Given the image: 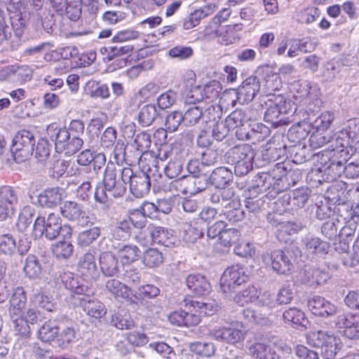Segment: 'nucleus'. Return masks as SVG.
<instances>
[{"label": "nucleus", "instance_id": "obj_1", "mask_svg": "<svg viewBox=\"0 0 359 359\" xmlns=\"http://www.w3.org/2000/svg\"><path fill=\"white\" fill-rule=\"evenodd\" d=\"M210 201L218 207L219 217L231 224L241 222L245 217V212L241 209L240 198L231 188L216 189L210 194Z\"/></svg>", "mask_w": 359, "mask_h": 359}, {"label": "nucleus", "instance_id": "obj_2", "mask_svg": "<svg viewBox=\"0 0 359 359\" xmlns=\"http://www.w3.org/2000/svg\"><path fill=\"white\" fill-rule=\"evenodd\" d=\"M265 101L266 109L264 119L274 127L288 124L290 121L286 115L292 111V103L281 94L271 93L266 95Z\"/></svg>", "mask_w": 359, "mask_h": 359}, {"label": "nucleus", "instance_id": "obj_3", "mask_svg": "<svg viewBox=\"0 0 359 359\" xmlns=\"http://www.w3.org/2000/svg\"><path fill=\"white\" fill-rule=\"evenodd\" d=\"M255 151L249 144H241L229 149L224 155L229 164L233 165L237 176H244L252 169Z\"/></svg>", "mask_w": 359, "mask_h": 359}, {"label": "nucleus", "instance_id": "obj_4", "mask_svg": "<svg viewBox=\"0 0 359 359\" xmlns=\"http://www.w3.org/2000/svg\"><path fill=\"white\" fill-rule=\"evenodd\" d=\"M306 338L308 344L320 349L324 359H334L341 348L340 339L327 331H311Z\"/></svg>", "mask_w": 359, "mask_h": 359}, {"label": "nucleus", "instance_id": "obj_5", "mask_svg": "<svg viewBox=\"0 0 359 359\" xmlns=\"http://www.w3.org/2000/svg\"><path fill=\"white\" fill-rule=\"evenodd\" d=\"M47 135L54 142L57 152H65L71 156L76 154L83 145L82 137H76L69 135L66 128H58L55 124L47 127Z\"/></svg>", "mask_w": 359, "mask_h": 359}, {"label": "nucleus", "instance_id": "obj_6", "mask_svg": "<svg viewBox=\"0 0 359 359\" xmlns=\"http://www.w3.org/2000/svg\"><path fill=\"white\" fill-rule=\"evenodd\" d=\"M35 142V137L32 132L22 130L16 133L11 147L13 160L18 163L27 160L33 154Z\"/></svg>", "mask_w": 359, "mask_h": 359}, {"label": "nucleus", "instance_id": "obj_7", "mask_svg": "<svg viewBox=\"0 0 359 359\" xmlns=\"http://www.w3.org/2000/svg\"><path fill=\"white\" fill-rule=\"evenodd\" d=\"M121 178L129 184L130 191L137 198L147 195L151 186V180L149 173L143 171L134 172L130 168H122Z\"/></svg>", "mask_w": 359, "mask_h": 359}, {"label": "nucleus", "instance_id": "obj_8", "mask_svg": "<svg viewBox=\"0 0 359 359\" xmlns=\"http://www.w3.org/2000/svg\"><path fill=\"white\" fill-rule=\"evenodd\" d=\"M62 228V220L58 215L50 213L47 219L38 217L33 226V235L36 237L45 236L48 240H54L59 235Z\"/></svg>", "mask_w": 359, "mask_h": 359}, {"label": "nucleus", "instance_id": "obj_9", "mask_svg": "<svg viewBox=\"0 0 359 359\" xmlns=\"http://www.w3.org/2000/svg\"><path fill=\"white\" fill-rule=\"evenodd\" d=\"M121 173L122 168H116L114 163L108 164L104 173L103 184L114 198L122 196L126 191L127 182L123 180Z\"/></svg>", "mask_w": 359, "mask_h": 359}, {"label": "nucleus", "instance_id": "obj_10", "mask_svg": "<svg viewBox=\"0 0 359 359\" xmlns=\"http://www.w3.org/2000/svg\"><path fill=\"white\" fill-rule=\"evenodd\" d=\"M243 266L237 264L228 267L220 278V287L224 293L234 291L236 286L241 285L248 280Z\"/></svg>", "mask_w": 359, "mask_h": 359}, {"label": "nucleus", "instance_id": "obj_11", "mask_svg": "<svg viewBox=\"0 0 359 359\" xmlns=\"http://www.w3.org/2000/svg\"><path fill=\"white\" fill-rule=\"evenodd\" d=\"M31 248L29 238L22 237L18 243L10 233L0 235V252L6 255L11 256L18 252L20 255L28 252Z\"/></svg>", "mask_w": 359, "mask_h": 359}, {"label": "nucleus", "instance_id": "obj_12", "mask_svg": "<svg viewBox=\"0 0 359 359\" xmlns=\"http://www.w3.org/2000/svg\"><path fill=\"white\" fill-rule=\"evenodd\" d=\"M222 90L221 83L217 81H211L203 87L197 86L193 88L189 93V98L191 102H200L204 100L208 102H213L219 96Z\"/></svg>", "mask_w": 359, "mask_h": 359}, {"label": "nucleus", "instance_id": "obj_13", "mask_svg": "<svg viewBox=\"0 0 359 359\" xmlns=\"http://www.w3.org/2000/svg\"><path fill=\"white\" fill-rule=\"evenodd\" d=\"M182 302L184 307L183 309L184 326L191 327L198 325L201 321V314H206L203 309L207 304L190 297L185 298Z\"/></svg>", "mask_w": 359, "mask_h": 359}, {"label": "nucleus", "instance_id": "obj_14", "mask_svg": "<svg viewBox=\"0 0 359 359\" xmlns=\"http://www.w3.org/2000/svg\"><path fill=\"white\" fill-rule=\"evenodd\" d=\"M303 249L311 256L325 257L330 248V243L323 241L319 237L308 234L302 240Z\"/></svg>", "mask_w": 359, "mask_h": 359}, {"label": "nucleus", "instance_id": "obj_15", "mask_svg": "<svg viewBox=\"0 0 359 359\" xmlns=\"http://www.w3.org/2000/svg\"><path fill=\"white\" fill-rule=\"evenodd\" d=\"M336 325L339 328L344 329V334L348 339H359V314L339 315Z\"/></svg>", "mask_w": 359, "mask_h": 359}, {"label": "nucleus", "instance_id": "obj_16", "mask_svg": "<svg viewBox=\"0 0 359 359\" xmlns=\"http://www.w3.org/2000/svg\"><path fill=\"white\" fill-rule=\"evenodd\" d=\"M292 252L287 250H276L271 252L272 269L278 273L287 274L292 269Z\"/></svg>", "mask_w": 359, "mask_h": 359}, {"label": "nucleus", "instance_id": "obj_17", "mask_svg": "<svg viewBox=\"0 0 359 359\" xmlns=\"http://www.w3.org/2000/svg\"><path fill=\"white\" fill-rule=\"evenodd\" d=\"M307 306L311 312L321 317H328L337 313V308L320 296H315L308 300Z\"/></svg>", "mask_w": 359, "mask_h": 359}, {"label": "nucleus", "instance_id": "obj_18", "mask_svg": "<svg viewBox=\"0 0 359 359\" xmlns=\"http://www.w3.org/2000/svg\"><path fill=\"white\" fill-rule=\"evenodd\" d=\"M260 85L256 76H250L239 86L237 91V98L240 102H249L253 100L259 91Z\"/></svg>", "mask_w": 359, "mask_h": 359}, {"label": "nucleus", "instance_id": "obj_19", "mask_svg": "<svg viewBox=\"0 0 359 359\" xmlns=\"http://www.w3.org/2000/svg\"><path fill=\"white\" fill-rule=\"evenodd\" d=\"M147 230L151 241L154 243L167 248H170L175 243L176 238L170 231L164 227L151 224L147 226Z\"/></svg>", "mask_w": 359, "mask_h": 359}, {"label": "nucleus", "instance_id": "obj_20", "mask_svg": "<svg viewBox=\"0 0 359 359\" xmlns=\"http://www.w3.org/2000/svg\"><path fill=\"white\" fill-rule=\"evenodd\" d=\"M251 117L248 116L245 111H242L241 109H236L231 112L225 119L226 123L229 126V128L231 129L236 130V135L238 139H249V135L248 133H243V130H245V128H243Z\"/></svg>", "mask_w": 359, "mask_h": 359}, {"label": "nucleus", "instance_id": "obj_21", "mask_svg": "<svg viewBox=\"0 0 359 359\" xmlns=\"http://www.w3.org/2000/svg\"><path fill=\"white\" fill-rule=\"evenodd\" d=\"M100 271L104 276H117L120 273L118 257L110 252H104L99 258Z\"/></svg>", "mask_w": 359, "mask_h": 359}, {"label": "nucleus", "instance_id": "obj_22", "mask_svg": "<svg viewBox=\"0 0 359 359\" xmlns=\"http://www.w3.org/2000/svg\"><path fill=\"white\" fill-rule=\"evenodd\" d=\"M346 161L337 160V156H331L327 154H323L321 163H324L325 172L330 177L331 180H336L344 175V165Z\"/></svg>", "mask_w": 359, "mask_h": 359}, {"label": "nucleus", "instance_id": "obj_23", "mask_svg": "<svg viewBox=\"0 0 359 359\" xmlns=\"http://www.w3.org/2000/svg\"><path fill=\"white\" fill-rule=\"evenodd\" d=\"M210 334L217 341L232 344L244 339V333L233 325L214 330Z\"/></svg>", "mask_w": 359, "mask_h": 359}, {"label": "nucleus", "instance_id": "obj_24", "mask_svg": "<svg viewBox=\"0 0 359 359\" xmlns=\"http://www.w3.org/2000/svg\"><path fill=\"white\" fill-rule=\"evenodd\" d=\"M203 166L201 162L199 163L197 160H191L187 165V171L192 175V176L182 175L180 179L174 181L172 183L174 186H182V184H196L197 178L203 177V180L205 182L207 176L203 172L201 167Z\"/></svg>", "mask_w": 359, "mask_h": 359}, {"label": "nucleus", "instance_id": "obj_25", "mask_svg": "<svg viewBox=\"0 0 359 359\" xmlns=\"http://www.w3.org/2000/svg\"><path fill=\"white\" fill-rule=\"evenodd\" d=\"M111 249L116 252L123 264H130L137 260L141 252L139 248L133 244L114 243Z\"/></svg>", "mask_w": 359, "mask_h": 359}, {"label": "nucleus", "instance_id": "obj_26", "mask_svg": "<svg viewBox=\"0 0 359 359\" xmlns=\"http://www.w3.org/2000/svg\"><path fill=\"white\" fill-rule=\"evenodd\" d=\"M186 284L188 288L197 296H203L209 294L211 285L205 276L197 274H189L186 278Z\"/></svg>", "mask_w": 359, "mask_h": 359}, {"label": "nucleus", "instance_id": "obj_27", "mask_svg": "<svg viewBox=\"0 0 359 359\" xmlns=\"http://www.w3.org/2000/svg\"><path fill=\"white\" fill-rule=\"evenodd\" d=\"M61 280L65 287L75 294L89 296L93 294L92 288L83 283H80L78 279L71 272H64L60 275Z\"/></svg>", "mask_w": 359, "mask_h": 359}, {"label": "nucleus", "instance_id": "obj_28", "mask_svg": "<svg viewBox=\"0 0 359 359\" xmlns=\"http://www.w3.org/2000/svg\"><path fill=\"white\" fill-rule=\"evenodd\" d=\"M27 302L25 292L22 287H18L13 291L9 300L8 311L11 317L21 316Z\"/></svg>", "mask_w": 359, "mask_h": 359}, {"label": "nucleus", "instance_id": "obj_29", "mask_svg": "<svg viewBox=\"0 0 359 359\" xmlns=\"http://www.w3.org/2000/svg\"><path fill=\"white\" fill-rule=\"evenodd\" d=\"M61 200V189L58 187L46 189L38 196L39 203L44 208L55 207L60 203Z\"/></svg>", "mask_w": 359, "mask_h": 359}, {"label": "nucleus", "instance_id": "obj_30", "mask_svg": "<svg viewBox=\"0 0 359 359\" xmlns=\"http://www.w3.org/2000/svg\"><path fill=\"white\" fill-rule=\"evenodd\" d=\"M90 295H83L84 297L81 299V306L89 316L100 318L106 313L104 306L99 300L90 299Z\"/></svg>", "mask_w": 359, "mask_h": 359}, {"label": "nucleus", "instance_id": "obj_31", "mask_svg": "<svg viewBox=\"0 0 359 359\" xmlns=\"http://www.w3.org/2000/svg\"><path fill=\"white\" fill-rule=\"evenodd\" d=\"M62 215L68 220L79 221L84 217L82 206L75 201H67L60 206Z\"/></svg>", "mask_w": 359, "mask_h": 359}, {"label": "nucleus", "instance_id": "obj_32", "mask_svg": "<svg viewBox=\"0 0 359 359\" xmlns=\"http://www.w3.org/2000/svg\"><path fill=\"white\" fill-rule=\"evenodd\" d=\"M106 290L115 298H128L130 294L129 287L116 278H111L105 282Z\"/></svg>", "mask_w": 359, "mask_h": 359}, {"label": "nucleus", "instance_id": "obj_33", "mask_svg": "<svg viewBox=\"0 0 359 359\" xmlns=\"http://www.w3.org/2000/svg\"><path fill=\"white\" fill-rule=\"evenodd\" d=\"M231 170L225 167L215 169L210 175V180L217 189H225L224 187L232 180Z\"/></svg>", "mask_w": 359, "mask_h": 359}, {"label": "nucleus", "instance_id": "obj_34", "mask_svg": "<svg viewBox=\"0 0 359 359\" xmlns=\"http://www.w3.org/2000/svg\"><path fill=\"white\" fill-rule=\"evenodd\" d=\"M158 116V111L155 104H147L139 111L137 122L142 127L150 126Z\"/></svg>", "mask_w": 359, "mask_h": 359}, {"label": "nucleus", "instance_id": "obj_35", "mask_svg": "<svg viewBox=\"0 0 359 359\" xmlns=\"http://www.w3.org/2000/svg\"><path fill=\"white\" fill-rule=\"evenodd\" d=\"M79 269L80 272L87 277H94L97 274L95 258L93 253L87 252L79 259Z\"/></svg>", "mask_w": 359, "mask_h": 359}, {"label": "nucleus", "instance_id": "obj_36", "mask_svg": "<svg viewBox=\"0 0 359 359\" xmlns=\"http://www.w3.org/2000/svg\"><path fill=\"white\" fill-rule=\"evenodd\" d=\"M59 326L55 320L45 322L39 330V338L44 342L55 341L58 334Z\"/></svg>", "mask_w": 359, "mask_h": 359}, {"label": "nucleus", "instance_id": "obj_37", "mask_svg": "<svg viewBox=\"0 0 359 359\" xmlns=\"http://www.w3.org/2000/svg\"><path fill=\"white\" fill-rule=\"evenodd\" d=\"M249 353L257 359H278V355L263 343H255L249 348Z\"/></svg>", "mask_w": 359, "mask_h": 359}, {"label": "nucleus", "instance_id": "obj_38", "mask_svg": "<svg viewBox=\"0 0 359 359\" xmlns=\"http://www.w3.org/2000/svg\"><path fill=\"white\" fill-rule=\"evenodd\" d=\"M344 136V134L343 133L330 135V140H329L327 147L328 151H325V154L328 152V154L330 155L331 153L333 152L331 156H338L339 153L344 152V149L346 145L348 144V140Z\"/></svg>", "mask_w": 359, "mask_h": 359}, {"label": "nucleus", "instance_id": "obj_39", "mask_svg": "<svg viewBox=\"0 0 359 359\" xmlns=\"http://www.w3.org/2000/svg\"><path fill=\"white\" fill-rule=\"evenodd\" d=\"M182 123H183L182 113L178 111H171L165 118V126L166 130H157L155 135H162L166 138V131L175 132Z\"/></svg>", "mask_w": 359, "mask_h": 359}, {"label": "nucleus", "instance_id": "obj_40", "mask_svg": "<svg viewBox=\"0 0 359 359\" xmlns=\"http://www.w3.org/2000/svg\"><path fill=\"white\" fill-rule=\"evenodd\" d=\"M74 246L69 239L55 243L53 246V252L57 259H66L72 256Z\"/></svg>", "mask_w": 359, "mask_h": 359}, {"label": "nucleus", "instance_id": "obj_41", "mask_svg": "<svg viewBox=\"0 0 359 359\" xmlns=\"http://www.w3.org/2000/svg\"><path fill=\"white\" fill-rule=\"evenodd\" d=\"M111 324L120 330H130L135 326V323L130 316L123 311L115 313L111 316Z\"/></svg>", "mask_w": 359, "mask_h": 359}, {"label": "nucleus", "instance_id": "obj_42", "mask_svg": "<svg viewBox=\"0 0 359 359\" xmlns=\"http://www.w3.org/2000/svg\"><path fill=\"white\" fill-rule=\"evenodd\" d=\"M32 74L33 70L28 65H13V82L24 84L32 79Z\"/></svg>", "mask_w": 359, "mask_h": 359}, {"label": "nucleus", "instance_id": "obj_43", "mask_svg": "<svg viewBox=\"0 0 359 359\" xmlns=\"http://www.w3.org/2000/svg\"><path fill=\"white\" fill-rule=\"evenodd\" d=\"M142 262L147 267H158L163 262V256L157 249L149 248L144 252Z\"/></svg>", "mask_w": 359, "mask_h": 359}, {"label": "nucleus", "instance_id": "obj_44", "mask_svg": "<svg viewBox=\"0 0 359 359\" xmlns=\"http://www.w3.org/2000/svg\"><path fill=\"white\" fill-rule=\"evenodd\" d=\"M24 271L29 278H37L41 274V266L35 255H29L25 260Z\"/></svg>", "mask_w": 359, "mask_h": 359}, {"label": "nucleus", "instance_id": "obj_45", "mask_svg": "<svg viewBox=\"0 0 359 359\" xmlns=\"http://www.w3.org/2000/svg\"><path fill=\"white\" fill-rule=\"evenodd\" d=\"M203 111L199 106H192L182 114L183 123L187 126H193L203 120Z\"/></svg>", "mask_w": 359, "mask_h": 359}, {"label": "nucleus", "instance_id": "obj_46", "mask_svg": "<svg viewBox=\"0 0 359 359\" xmlns=\"http://www.w3.org/2000/svg\"><path fill=\"white\" fill-rule=\"evenodd\" d=\"M30 299L34 304L48 311H53L56 309L55 305L50 300L48 296L41 292V289H34Z\"/></svg>", "mask_w": 359, "mask_h": 359}, {"label": "nucleus", "instance_id": "obj_47", "mask_svg": "<svg viewBox=\"0 0 359 359\" xmlns=\"http://www.w3.org/2000/svg\"><path fill=\"white\" fill-rule=\"evenodd\" d=\"M35 213L36 211L33 207L30 205L25 206L18 217L17 222L18 228L22 231H25L32 224Z\"/></svg>", "mask_w": 359, "mask_h": 359}, {"label": "nucleus", "instance_id": "obj_48", "mask_svg": "<svg viewBox=\"0 0 359 359\" xmlns=\"http://www.w3.org/2000/svg\"><path fill=\"white\" fill-rule=\"evenodd\" d=\"M184 161L182 158L175 154V156L171 158L168 164L165 167V174L169 178L177 177L183 170Z\"/></svg>", "mask_w": 359, "mask_h": 359}, {"label": "nucleus", "instance_id": "obj_49", "mask_svg": "<svg viewBox=\"0 0 359 359\" xmlns=\"http://www.w3.org/2000/svg\"><path fill=\"white\" fill-rule=\"evenodd\" d=\"M283 318L286 323L296 325H304L305 315L301 310L293 307L290 308L283 312Z\"/></svg>", "mask_w": 359, "mask_h": 359}, {"label": "nucleus", "instance_id": "obj_50", "mask_svg": "<svg viewBox=\"0 0 359 359\" xmlns=\"http://www.w3.org/2000/svg\"><path fill=\"white\" fill-rule=\"evenodd\" d=\"M311 191L306 187L297 189L292 192L290 197L289 203L297 208H302L309 200Z\"/></svg>", "mask_w": 359, "mask_h": 359}, {"label": "nucleus", "instance_id": "obj_51", "mask_svg": "<svg viewBox=\"0 0 359 359\" xmlns=\"http://www.w3.org/2000/svg\"><path fill=\"white\" fill-rule=\"evenodd\" d=\"M258 299L257 290L254 286H248L246 289L238 292L234 297V301L240 306L253 302Z\"/></svg>", "mask_w": 359, "mask_h": 359}, {"label": "nucleus", "instance_id": "obj_52", "mask_svg": "<svg viewBox=\"0 0 359 359\" xmlns=\"http://www.w3.org/2000/svg\"><path fill=\"white\" fill-rule=\"evenodd\" d=\"M100 229L97 226L83 231L78 236V244L81 247L88 246L97 240L100 236Z\"/></svg>", "mask_w": 359, "mask_h": 359}, {"label": "nucleus", "instance_id": "obj_53", "mask_svg": "<svg viewBox=\"0 0 359 359\" xmlns=\"http://www.w3.org/2000/svg\"><path fill=\"white\" fill-rule=\"evenodd\" d=\"M276 226L278 228V236H281L284 234L293 235L297 233L303 229L305 226L301 222L287 221L279 222Z\"/></svg>", "mask_w": 359, "mask_h": 359}, {"label": "nucleus", "instance_id": "obj_54", "mask_svg": "<svg viewBox=\"0 0 359 359\" xmlns=\"http://www.w3.org/2000/svg\"><path fill=\"white\" fill-rule=\"evenodd\" d=\"M76 337L75 330L72 327L65 328L56 337L55 343L62 348H67Z\"/></svg>", "mask_w": 359, "mask_h": 359}, {"label": "nucleus", "instance_id": "obj_55", "mask_svg": "<svg viewBox=\"0 0 359 359\" xmlns=\"http://www.w3.org/2000/svg\"><path fill=\"white\" fill-rule=\"evenodd\" d=\"M241 237V233L235 228L225 229L219 238V243L224 247H230L236 244Z\"/></svg>", "mask_w": 359, "mask_h": 359}, {"label": "nucleus", "instance_id": "obj_56", "mask_svg": "<svg viewBox=\"0 0 359 359\" xmlns=\"http://www.w3.org/2000/svg\"><path fill=\"white\" fill-rule=\"evenodd\" d=\"M334 118L333 113L330 111L323 112L312 123L313 127L316 128V131L324 132L330 126Z\"/></svg>", "mask_w": 359, "mask_h": 359}, {"label": "nucleus", "instance_id": "obj_57", "mask_svg": "<svg viewBox=\"0 0 359 359\" xmlns=\"http://www.w3.org/2000/svg\"><path fill=\"white\" fill-rule=\"evenodd\" d=\"M203 235L202 229L199 228L196 222L187 225V228L184 230L183 239L187 243H194Z\"/></svg>", "mask_w": 359, "mask_h": 359}, {"label": "nucleus", "instance_id": "obj_58", "mask_svg": "<svg viewBox=\"0 0 359 359\" xmlns=\"http://www.w3.org/2000/svg\"><path fill=\"white\" fill-rule=\"evenodd\" d=\"M106 163V156L103 153H98L95 154L93 161H92V166L93 172H90L88 179L91 181H95L99 179V175Z\"/></svg>", "mask_w": 359, "mask_h": 359}, {"label": "nucleus", "instance_id": "obj_59", "mask_svg": "<svg viewBox=\"0 0 359 359\" xmlns=\"http://www.w3.org/2000/svg\"><path fill=\"white\" fill-rule=\"evenodd\" d=\"M130 224H132L137 229H142L145 226L147 217L140 208L128 210Z\"/></svg>", "mask_w": 359, "mask_h": 359}, {"label": "nucleus", "instance_id": "obj_60", "mask_svg": "<svg viewBox=\"0 0 359 359\" xmlns=\"http://www.w3.org/2000/svg\"><path fill=\"white\" fill-rule=\"evenodd\" d=\"M308 135V131L304 123H298L292 126L287 132V137L292 142H299L304 140Z\"/></svg>", "mask_w": 359, "mask_h": 359}, {"label": "nucleus", "instance_id": "obj_61", "mask_svg": "<svg viewBox=\"0 0 359 359\" xmlns=\"http://www.w3.org/2000/svg\"><path fill=\"white\" fill-rule=\"evenodd\" d=\"M190 348L193 352L203 357H210L215 353V347L212 343H193Z\"/></svg>", "mask_w": 359, "mask_h": 359}, {"label": "nucleus", "instance_id": "obj_62", "mask_svg": "<svg viewBox=\"0 0 359 359\" xmlns=\"http://www.w3.org/2000/svg\"><path fill=\"white\" fill-rule=\"evenodd\" d=\"M130 224L128 220L118 222L113 230V236L116 240H126L130 235Z\"/></svg>", "mask_w": 359, "mask_h": 359}, {"label": "nucleus", "instance_id": "obj_63", "mask_svg": "<svg viewBox=\"0 0 359 359\" xmlns=\"http://www.w3.org/2000/svg\"><path fill=\"white\" fill-rule=\"evenodd\" d=\"M0 201L6 205H13L18 203V196L15 191L11 187H3L0 189Z\"/></svg>", "mask_w": 359, "mask_h": 359}, {"label": "nucleus", "instance_id": "obj_64", "mask_svg": "<svg viewBox=\"0 0 359 359\" xmlns=\"http://www.w3.org/2000/svg\"><path fill=\"white\" fill-rule=\"evenodd\" d=\"M226 228V223L221 218L208 226L207 236L211 239L218 237L219 239Z\"/></svg>", "mask_w": 359, "mask_h": 359}]
</instances>
